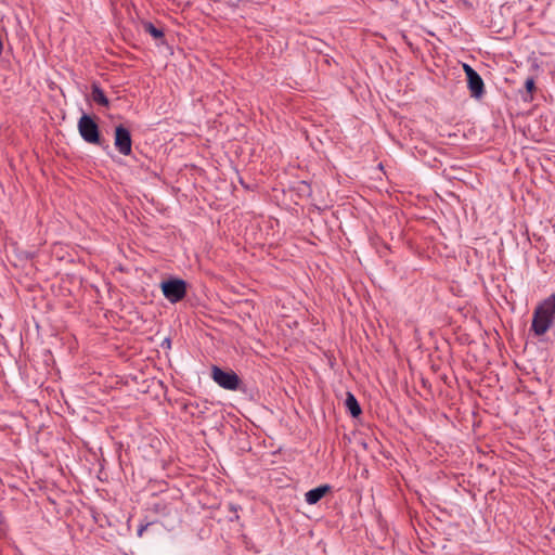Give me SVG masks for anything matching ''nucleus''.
I'll use <instances>...</instances> for the list:
<instances>
[{
    "label": "nucleus",
    "mask_w": 555,
    "mask_h": 555,
    "mask_svg": "<svg viewBox=\"0 0 555 555\" xmlns=\"http://www.w3.org/2000/svg\"><path fill=\"white\" fill-rule=\"evenodd\" d=\"M555 324V294L542 300L533 311L531 330L537 336L544 335Z\"/></svg>",
    "instance_id": "1"
},
{
    "label": "nucleus",
    "mask_w": 555,
    "mask_h": 555,
    "mask_svg": "<svg viewBox=\"0 0 555 555\" xmlns=\"http://www.w3.org/2000/svg\"><path fill=\"white\" fill-rule=\"evenodd\" d=\"M160 289L166 299L175 304L186 294V283L181 279H170L160 283Z\"/></svg>",
    "instance_id": "2"
},
{
    "label": "nucleus",
    "mask_w": 555,
    "mask_h": 555,
    "mask_svg": "<svg viewBox=\"0 0 555 555\" xmlns=\"http://www.w3.org/2000/svg\"><path fill=\"white\" fill-rule=\"evenodd\" d=\"M212 379L222 388L234 390L238 386V377L232 371H223L217 366L211 371Z\"/></svg>",
    "instance_id": "3"
},
{
    "label": "nucleus",
    "mask_w": 555,
    "mask_h": 555,
    "mask_svg": "<svg viewBox=\"0 0 555 555\" xmlns=\"http://www.w3.org/2000/svg\"><path fill=\"white\" fill-rule=\"evenodd\" d=\"M78 129L85 141L89 143L99 142L98 125L91 119V117L83 115L78 121Z\"/></svg>",
    "instance_id": "4"
},
{
    "label": "nucleus",
    "mask_w": 555,
    "mask_h": 555,
    "mask_svg": "<svg viewBox=\"0 0 555 555\" xmlns=\"http://www.w3.org/2000/svg\"><path fill=\"white\" fill-rule=\"evenodd\" d=\"M114 144L120 154L126 156L130 155L132 141L129 130L122 126H117L115 129Z\"/></svg>",
    "instance_id": "5"
},
{
    "label": "nucleus",
    "mask_w": 555,
    "mask_h": 555,
    "mask_svg": "<svg viewBox=\"0 0 555 555\" xmlns=\"http://www.w3.org/2000/svg\"><path fill=\"white\" fill-rule=\"evenodd\" d=\"M467 77L468 89L472 96L480 98L483 94V81L481 77L468 64H463Z\"/></svg>",
    "instance_id": "6"
},
{
    "label": "nucleus",
    "mask_w": 555,
    "mask_h": 555,
    "mask_svg": "<svg viewBox=\"0 0 555 555\" xmlns=\"http://www.w3.org/2000/svg\"><path fill=\"white\" fill-rule=\"evenodd\" d=\"M330 490L328 486H320L306 493V501L308 504L318 503Z\"/></svg>",
    "instance_id": "7"
},
{
    "label": "nucleus",
    "mask_w": 555,
    "mask_h": 555,
    "mask_svg": "<svg viewBox=\"0 0 555 555\" xmlns=\"http://www.w3.org/2000/svg\"><path fill=\"white\" fill-rule=\"evenodd\" d=\"M345 404L353 417H357L361 414V408H360L356 397L351 392L347 393Z\"/></svg>",
    "instance_id": "8"
},
{
    "label": "nucleus",
    "mask_w": 555,
    "mask_h": 555,
    "mask_svg": "<svg viewBox=\"0 0 555 555\" xmlns=\"http://www.w3.org/2000/svg\"><path fill=\"white\" fill-rule=\"evenodd\" d=\"M91 96H92V100L100 105L108 106V104H109L104 92L95 85L92 87V95Z\"/></svg>",
    "instance_id": "9"
},
{
    "label": "nucleus",
    "mask_w": 555,
    "mask_h": 555,
    "mask_svg": "<svg viewBox=\"0 0 555 555\" xmlns=\"http://www.w3.org/2000/svg\"><path fill=\"white\" fill-rule=\"evenodd\" d=\"M145 28L154 38H160L163 36L162 30L157 29L152 24H147Z\"/></svg>",
    "instance_id": "10"
},
{
    "label": "nucleus",
    "mask_w": 555,
    "mask_h": 555,
    "mask_svg": "<svg viewBox=\"0 0 555 555\" xmlns=\"http://www.w3.org/2000/svg\"><path fill=\"white\" fill-rule=\"evenodd\" d=\"M526 88H527V90H528V91H532V90H533V88H534V82H533V80H532V79H528V80L526 81Z\"/></svg>",
    "instance_id": "11"
},
{
    "label": "nucleus",
    "mask_w": 555,
    "mask_h": 555,
    "mask_svg": "<svg viewBox=\"0 0 555 555\" xmlns=\"http://www.w3.org/2000/svg\"><path fill=\"white\" fill-rule=\"evenodd\" d=\"M146 527H141L139 530H138V535L141 537L143 534V531L145 530Z\"/></svg>",
    "instance_id": "12"
}]
</instances>
